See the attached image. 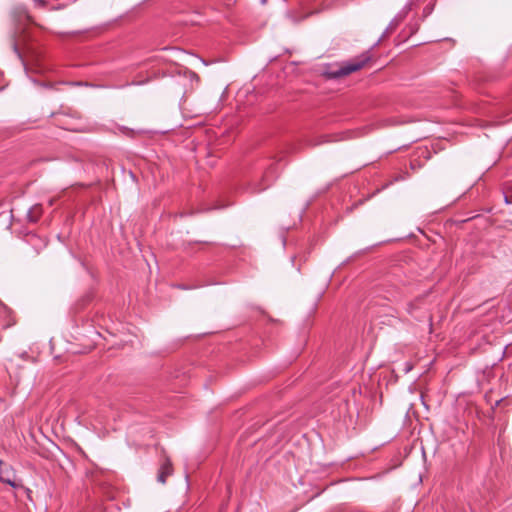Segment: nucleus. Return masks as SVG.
<instances>
[{
	"instance_id": "nucleus-3",
	"label": "nucleus",
	"mask_w": 512,
	"mask_h": 512,
	"mask_svg": "<svg viewBox=\"0 0 512 512\" xmlns=\"http://www.w3.org/2000/svg\"><path fill=\"white\" fill-rule=\"evenodd\" d=\"M173 473L172 463L169 458L165 457L160 464L158 472V481L162 484L166 483L167 478Z\"/></svg>"
},
{
	"instance_id": "nucleus-2",
	"label": "nucleus",
	"mask_w": 512,
	"mask_h": 512,
	"mask_svg": "<svg viewBox=\"0 0 512 512\" xmlns=\"http://www.w3.org/2000/svg\"><path fill=\"white\" fill-rule=\"evenodd\" d=\"M0 481L10 485L12 488L21 487V483L17 481V474L11 466H3L0 471Z\"/></svg>"
},
{
	"instance_id": "nucleus-8",
	"label": "nucleus",
	"mask_w": 512,
	"mask_h": 512,
	"mask_svg": "<svg viewBox=\"0 0 512 512\" xmlns=\"http://www.w3.org/2000/svg\"><path fill=\"white\" fill-rule=\"evenodd\" d=\"M405 365H406L405 372L408 373L409 371H411L412 365L410 363H408V362Z\"/></svg>"
},
{
	"instance_id": "nucleus-5",
	"label": "nucleus",
	"mask_w": 512,
	"mask_h": 512,
	"mask_svg": "<svg viewBox=\"0 0 512 512\" xmlns=\"http://www.w3.org/2000/svg\"><path fill=\"white\" fill-rule=\"evenodd\" d=\"M42 214L41 205H34L28 211V218L30 221L36 222Z\"/></svg>"
},
{
	"instance_id": "nucleus-4",
	"label": "nucleus",
	"mask_w": 512,
	"mask_h": 512,
	"mask_svg": "<svg viewBox=\"0 0 512 512\" xmlns=\"http://www.w3.org/2000/svg\"><path fill=\"white\" fill-rule=\"evenodd\" d=\"M409 11V8H405L402 11H400L388 24L386 28V33L393 32L399 25L402 23V21L405 19Z\"/></svg>"
},
{
	"instance_id": "nucleus-7",
	"label": "nucleus",
	"mask_w": 512,
	"mask_h": 512,
	"mask_svg": "<svg viewBox=\"0 0 512 512\" xmlns=\"http://www.w3.org/2000/svg\"><path fill=\"white\" fill-rule=\"evenodd\" d=\"M268 186H269V183L258 187L257 189H255V191L260 192L262 190H265Z\"/></svg>"
},
{
	"instance_id": "nucleus-6",
	"label": "nucleus",
	"mask_w": 512,
	"mask_h": 512,
	"mask_svg": "<svg viewBox=\"0 0 512 512\" xmlns=\"http://www.w3.org/2000/svg\"><path fill=\"white\" fill-rule=\"evenodd\" d=\"M35 5L37 6H44L46 4L45 0H33Z\"/></svg>"
},
{
	"instance_id": "nucleus-1",
	"label": "nucleus",
	"mask_w": 512,
	"mask_h": 512,
	"mask_svg": "<svg viewBox=\"0 0 512 512\" xmlns=\"http://www.w3.org/2000/svg\"><path fill=\"white\" fill-rule=\"evenodd\" d=\"M370 60L371 56L366 52L346 62H342L338 68L328 71L327 75L329 78L334 79L347 76L362 69Z\"/></svg>"
}]
</instances>
